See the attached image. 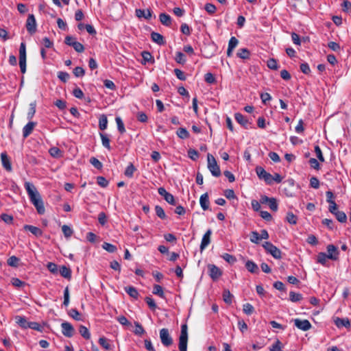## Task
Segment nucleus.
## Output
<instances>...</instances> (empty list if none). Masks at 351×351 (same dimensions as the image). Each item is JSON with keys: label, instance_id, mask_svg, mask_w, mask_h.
I'll use <instances>...</instances> for the list:
<instances>
[{"label": "nucleus", "instance_id": "nucleus-31", "mask_svg": "<svg viewBox=\"0 0 351 351\" xmlns=\"http://www.w3.org/2000/svg\"><path fill=\"white\" fill-rule=\"evenodd\" d=\"M108 119L105 114H101L99 119V128L101 130H104L107 128Z\"/></svg>", "mask_w": 351, "mask_h": 351}, {"label": "nucleus", "instance_id": "nucleus-2", "mask_svg": "<svg viewBox=\"0 0 351 351\" xmlns=\"http://www.w3.org/2000/svg\"><path fill=\"white\" fill-rule=\"evenodd\" d=\"M207 160H208V168L210 171L211 174L215 177H219L221 175V171L219 165L217 163V161L215 157L210 154H207Z\"/></svg>", "mask_w": 351, "mask_h": 351}, {"label": "nucleus", "instance_id": "nucleus-39", "mask_svg": "<svg viewBox=\"0 0 351 351\" xmlns=\"http://www.w3.org/2000/svg\"><path fill=\"white\" fill-rule=\"evenodd\" d=\"M102 248L110 253H114L117 250V248L115 245H114L111 243H107V242H104L103 243Z\"/></svg>", "mask_w": 351, "mask_h": 351}, {"label": "nucleus", "instance_id": "nucleus-14", "mask_svg": "<svg viewBox=\"0 0 351 351\" xmlns=\"http://www.w3.org/2000/svg\"><path fill=\"white\" fill-rule=\"evenodd\" d=\"M335 325L339 328L345 327L349 328L350 327V321L348 318L336 317L334 320Z\"/></svg>", "mask_w": 351, "mask_h": 351}, {"label": "nucleus", "instance_id": "nucleus-34", "mask_svg": "<svg viewBox=\"0 0 351 351\" xmlns=\"http://www.w3.org/2000/svg\"><path fill=\"white\" fill-rule=\"evenodd\" d=\"M99 343L106 350H110L112 348V346L109 343V340L104 337L99 339Z\"/></svg>", "mask_w": 351, "mask_h": 351}, {"label": "nucleus", "instance_id": "nucleus-40", "mask_svg": "<svg viewBox=\"0 0 351 351\" xmlns=\"http://www.w3.org/2000/svg\"><path fill=\"white\" fill-rule=\"evenodd\" d=\"M153 293L160 296L162 298H165V293L162 287L160 285H155L154 286Z\"/></svg>", "mask_w": 351, "mask_h": 351}, {"label": "nucleus", "instance_id": "nucleus-38", "mask_svg": "<svg viewBox=\"0 0 351 351\" xmlns=\"http://www.w3.org/2000/svg\"><path fill=\"white\" fill-rule=\"evenodd\" d=\"M68 314L69 316H71L75 320H77V321L82 320L81 315H80L79 311L76 308H71L68 312Z\"/></svg>", "mask_w": 351, "mask_h": 351}, {"label": "nucleus", "instance_id": "nucleus-15", "mask_svg": "<svg viewBox=\"0 0 351 351\" xmlns=\"http://www.w3.org/2000/svg\"><path fill=\"white\" fill-rule=\"evenodd\" d=\"M36 123L33 121H29L27 124H26L23 128V136L24 138H26L29 136L32 132L34 127L36 126Z\"/></svg>", "mask_w": 351, "mask_h": 351}, {"label": "nucleus", "instance_id": "nucleus-12", "mask_svg": "<svg viewBox=\"0 0 351 351\" xmlns=\"http://www.w3.org/2000/svg\"><path fill=\"white\" fill-rule=\"evenodd\" d=\"M327 256L329 259L336 261L338 259L339 252L337 248L334 245H328L327 246Z\"/></svg>", "mask_w": 351, "mask_h": 351}, {"label": "nucleus", "instance_id": "nucleus-30", "mask_svg": "<svg viewBox=\"0 0 351 351\" xmlns=\"http://www.w3.org/2000/svg\"><path fill=\"white\" fill-rule=\"evenodd\" d=\"M49 153L53 158H58L62 156V152L57 147H51Z\"/></svg>", "mask_w": 351, "mask_h": 351}, {"label": "nucleus", "instance_id": "nucleus-59", "mask_svg": "<svg viewBox=\"0 0 351 351\" xmlns=\"http://www.w3.org/2000/svg\"><path fill=\"white\" fill-rule=\"evenodd\" d=\"M188 156L191 160H196L199 157V153L195 149H189Z\"/></svg>", "mask_w": 351, "mask_h": 351}, {"label": "nucleus", "instance_id": "nucleus-58", "mask_svg": "<svg viewBox=\"0 0 351 351\" xmlns=\"http://www.w3.org/2000/svg\"><path fill=\"white\" fill-rule=\"evenodd\" d=\"M90 162L93 166H94L97 169H100L102 167L101 162L95 157L90 158Z\"/></svg>", "mask_w": 351, "mask_h": 351}, {"label": "nucleus", "instance_id": "nucleus-29", "mask_svg": "<svg viewBox=\"0 0 351 351\" xmlns=\"http://www.w3.org/2000/svg\"><path fill=\"white\" fill-rule=\"evenodd\" d=\"M36 102L34 101L29 104V111L27 114V118L31 120L36 113Z\"/></svg>", "mask_w": 351, "mask_h": 351}, {"label": "nucleus", "instance_id": "nucleus-7", "mask_svg": "<svg viewBox=\"0 0 351 351\" xmlns=\"http://www.w3.org/2000/svg\"><path fill=\"white\" fill-rule=\"evenodd\" d=\"M26 28L30 34H33L36 31V21L34 14H29L26 21Z\"/></svg>", "mask_w": 351, "mask_h": 351}, {"label": "nucleus", "instance_id": "nucleus-55", "mask_svg": "<svg viewBox=\"0 0 351 351\" xmlns=\"http://www.w3.org/2000/svg\"><path fill=\"white\" fill-rule=\"evenodd\" d=\"M1 219L5 223H8V224H11L13 222V217L12 215H8L6 213L1 214Z\"/></svg>", "mask_w": 351, "mask_h": 351}, {"label": "nucleus", "instance_id": "nucleus-46", "mask_svg": "<svg viewBox=\"0 0 351 351\" xmlns=\"http://www.w3.org/2000/svg\"><path fill=\"white\" fill-rule=\"evenodd\" d=\"M136 171L135 167L130 163L126 168L125 171V176L128 178H132L133 176L134 172Z\"/></svg>", "mask_w": 351, "mask_h": 351}, {"label": "nucleus", "instance_id": "nucleus-33", "mask_svg": "<svg viewBox=\"0 0 351 351\" xmlns=\"http://www.w3.org/2000/svg\"><path fill=\"white\" fill-rule=\"evenodd\" d=\"M115 121H116V123L117 125V129H118L119 132L121 134L125 133V128L124 123H123L121 118L120 117H116Z\"/></svg>", "mask_w": 351, "mask_h": 351}, {"label": "nucleus", "instance_id": "nucleus-10", "mask_svg": "<svg viewBox=\"0 0 351 351\" xmlns=\"http://www.w3.org/2000/svg\"><path fill=\"white\" fill-rule=\"evenodd\" d=\"M294 324L298 328L303 331H307L311 328V324L307 319H295Z\"/></svg>", "mask_w": 351, "mask_h": 351}, {"label": "nucleus", "instance_id": "nucleus-19", "mask_svg": "<svg viewBox=\"0 0 351 351\" xmlns=\"http://www.w3.org/2000/svg\"><path fill=\"white\" fill-rule=\"evenodd\" d=\"M246 269L252 274H258L259 269L258 265L252 261H247L245 263Z\"/></svg>", "mask_w": 351, "mask_h": 351}, {"label": "nucleus", "instance_id": "nucleus-45", "mask_svg": "<svg viewBox=\"0 0 351 351\" xmlns=\"http://www.w3.org/2000/svg\"><path fill=\"white\" fill-rule=\"evenodd\" d=\"M243 311L246 315H250L254 311V308L251 304L246 303L243 304Z\"/></svg>", "mask_w": 351, "mask_h": 351}, {"label": "nucleus", "instance_id": "nucleus-8", "mask_svg": "<svg viewBox=\"0 0 351 351\" xmlns=\"http://www.w3.org/2000/svg\"><path fill=\"white\" fill-rule=\"evenodd\" d=\"M208 268L209 271V276L214 281L218 280L222 275L221 270L215 265H208Z\"/></svg>", "mask_w": 351, "mask_h": 351}, {"label": "nucleus", "instance_id": "nucleus-13", "mask_svg": "<svg viewBox=\"0 0 351 351\" xmlns=\"http://www.w3.org/2000/svg\"><path fill=\"white\" fill-rule=\"evenodd\" d=\"M1 160L3 168L8 171H11L12 169V165L6 152L1 154Z\"/></svg>", "mask_w": 351, "mask_h": 351}, {"label": "nucleus", "instance_id": "nucleus-60", "mask_svg": "<svg viewBox=\"0 0 351 351\" xmlns=\"http://www.w3.org/2000/svg\"><path fill=\"white\" fill-rule=\"evenodd\" d=\"M58 77L63 82H66L68 81L69 78V74L66 72L59 71L58 73Z\"/></svg>", "mask_w": 351, "mask_h": 351}, {"label": "nucleus", "instance_id": "nucleus-4", "mask_svg": "<svg viewBox=\"0 0 351 351\" xmlns=\"http://www.w3.org/2000/svg\"><path fill=\"white\" fill-rule=\"evenodd\" d=\"M265 250L270 254L274 258L276 259H280L282 256L281 251L276 247L274 245H273L270 242H265V243L263 245Z\"/></svg>", "mask_w": 351, "mask_h": 351}, {"label": "nucleus", "instance_id": "nucleus-56", "mask_svg": "<svg viewBox=\"0 0 351 351\" xmlns=\"http://www.w3.org/2000/svg\"><path fill=\"white\" fill-rule=\"evenodd\" d=\"M73 74L75 77H82L85 74L84 69L81 66H77L73 69Z\"/></svg>", "mask_w": 351, "mask_h": 351}, {"label": "nucleus", "instance_id": "nucleus-53", "mask_svg": "<svg viewBox=\"0 0 351 351\" xmlns=\"http://www.w3.org/2000/svg\"><path fill=\"white\" fill-rule=\"evenodd\" d=\"M97 184L101 187H107L109 182L103 176H98L97 178Z\"/></svg>", "mask_w": 351, "mask_h": 351}, {"label": "nucleus", "instance_id": "nucleus-5", "mask_svg": "<svg viewBox=\"0 0 351 351\" xmlns=\"http://www.w3.org/2000/svg\"><path fill=\"white\" fill-rule=\"evenodd\" d=\"M160 339L162 344L165 347H169L173 344V338L167 328H164L160 330Z\"/></svg>", "mask_w": 351, "mask_h": 351}, {"label": "nucleus", "instance_id": "nucleus-18", "mask_svg": "<svg viewBox=\"0 0 351 351\" xmlns=\"http://www.w3.org/2000/svg\"><path fill=\"white\" fill-rule=\"evenodd\" d=\"M24 230L29 231L32 234L36 237H40L43 234V231L38 227L32 225H25L23 226Z\"/></svg>", "mask_w": 351, "mask_h": 351}, {"label": "nucleus", "instance_id": "nucleus-64", "mask_svg": "<svg viewBox=\"0 0 351 351\" xmlns=\"http://www.w3.org/2000/svg\"><path fill=\"white\" fill-rule=\"evenodd\" d=\"M204 80L208 84H214L216 82L215 77L211 73H206Z\"/></svg>", "mask_w": 351, "mask_h": 351}, {"label": "nucleus", "instance_id": "nucleus-3", "mask_svg": "<svg viewBox=\"0 0 351 351\" xmlns=\"http://www.w3.org/2000/svg\"><path fill=\"white\" fill-rule=\"evenodd\" d=\"M25 188L27 191L30 202L33 204L41 198L35 186L29 182L25 183Z\"/></svg>", "mask_w": 351, "mask_h": 351}, {"label": "nucleus", "instance_id": "nucleus-44", "mask_svg": "<svg viewBox=\"0 0 351 351\" xmlns=\"http://www.w3.org/2000/svg\"><path fill=\"white\" fill-rule=\"evenodd\" d=\"M62 230L64 237L66 238L71 237L73 233V230L67 225H63L62 226Z\"/></svg>", "mask_w": 351, "mask_h": 351}, {"label": "nucleus", "instance_id": "nucleus-57", "mask_svg": "<svg viewBox=\"0 0 351 351\" xmlns=\"http://www.w3.org/2000/svg\"><path fill=\"white\" fill-rule=\"evenodd\" d=\"M19 66L22 73L26 72V57H19Z\"/></svg>", "mask_w": 351, "mask_h": 351}, {"label": "nucleus", "instance_id": "nucleus-35", "mask_svg": "<svg viewBox=\"0 0 351 351\" xmlns=\"http://www.w3.org/2000/svg\"><path fill=\"white\" fill-rule=\"evenodd\" d=\"M237 56L241 59H247L250 57V51L246 48L240 49L237 52Z\"/></svg>", "mask_w": 351, "mask_h": 351}, {"label": "nucleus", "instance_id": "nucleus-54", "mask_svg": "<svg viewBox=\"0 0 351 351\" xmlns=\"http://www.w3.org/2000/svg\"><path fill=\"white\" fill-rule=\"evenodd\" d=\"M134 325H135L136 329L134 330V332L136 335H141L145 333V330L140 323L135 322Z\"/></svg>", "mask_w": 351, "mask_h": 351}, {"label": "nucleus", "instance_id": "nucleus-37", "mask_svg": "<svg viewBox=\"0 0 351 351\" xmlns=\"http://www.w3.org/2000/svg\"><path fill=\"white\" fill-rule=\"evenodd\" d=\"M327 259H329L327 256V254L324 252H319L317 256V262L322 264V265H325L326 263Z\"/></svg>", "mask_w": 351, "mask_h": 351}, {"label": "nucleus", "instance_id": "nucleus-20", "mask_svg": "<svg viewBox=\"0 0 351 351\" xmlns=\"http://www.w3.org/2000/svg\"><path fill=\"white\" fill-rule=\"evenodd\" d=\"M151 38L154 43L160 45H165V43L164 37L159 33L153 32L151 34Z\"/></svg>", "mask_w": 351, "mask_h": 351}, {"label": "nucleus", "instance_id": "nucleus-26", "mask_svg": "<svg viewBox=\"0 0 351 351\" xmlns=\"http://www.w3.org/2000/svg\"><path fill=\"white\" fill-rule=\"evenodd\" d=\"M60 275L67 279H70L71 277V270L70 268L62 265L60 267Z\"/></svg>", "mask_w": 351, "mask_h": 351}, {"label": "nucleus", "instance_id": "nucleus-43", "mask_svg": "<svg viewBox=\"0 0 351 351\" xmlns=\"http://www.w3.org/2000/svg\"><path fill=\"white\" fill-rule=\"evenodd\" d=\"M155 212L156 215L161 219H166V214L164 211V209L160 206L157 205L155 206Z\"/></svg>", "mask_w": 351, "mask_h": 351}, {"label": "nucleus", "instance_id": "nucleus-21", "mask_svg": "<svg viewBox=\"0 0 351 351\" xmlns=\"http://www.w3.org/2000/svg\"><path fill=\"white\" fill-rule=\"evenodd\" d=\"M234 118L239 124H241L245 128H247L249 123L248 120L242 114L239 112L235 113Z\"/></svg>", "mask_w": 351, "mask_h": 351}, {"label": "nucleus", "instance_id": "nucleus-49", "mask_svg": "<svg viewBox=\"0 0 351 351\" xmlns=\"http://www.w3.org/2000/svg\"><path fill=\"white\" fill-rule=\"evenodd\" d=\"M19 258L12 256L8 259V264L11 267H16L19 265Z\"/></svg>", "mask_w": 351, "mask_h": 351}, {"label": "nucleus", "instance_id": "nucleus-22", "mask_svg": "<svg viewBox=\"0 0 351 351\" xmlns=\"http://www.w3.org/2000/svg\"><path fill=\"white\" fill-rule=\"evenodd\" d=\"M16 323L22 328L27 329L29 324V322L27 321L26 318L23 316L16 315L15 317Z\"/></svg>", "mask_w": 351, "mask_h": 351}, {"label": "nucleus", "instance_id": "nucleus-52", "mask_svg": "<svg viewBox=\"0 0 351 351\" xmlns=\"http://www.w3.org/2000/svg\"><path fill=\"white\" fill-rule=\"evenodd\" d=\"M69 301H70L69 290V287H66L64 291L63 305L66 307L68 306V305L69 304Z\"/></svg>", "mask_w": 351, "mask_h": 351}, {"label": "nucleus", "instance_id": "nucleus-17", "mask_svg": "<svg viewBox=\"0 0 351 351\" xmlns=\"http://www.w3.org/2000/svg\"><path fill=\"white\" fill-rule=\"evenodd\" d=\"M199 204L204 210H207L209 208V197L207 193H204L199 198Z\"/></svg>", "mask_w": 351, "mask_h": 351}, {"label": "nucleus", "instance_id": "nucleus-9", "mask_svg": "<svg viewBox=\"0 0 351 351\" xmlns=\"http://www.w3.org/2000/svg\"><path fill=\"white\" fill-rule=\"evenodd\" d=\"M62 332L66 337H71L74 335V328L69 322H64L61 324Z\"/></svg>", "mask_w": 351, "mask_h": 351}, {"label": "nucleus", "instance_id": "nucleus-62", "mask_svg": "<svg viewBox=\"0 0 351 351\" xmlns=\"http://www.w3.org/2000/svg\"><path fill=\"white\" fill-rule=\"evenodd\" d=\"M287 220L291 224H296L297 223V217L293 213H287Z\"/></svg>", "mask_w": 351, "mask_h": 351}, {"label": "nucleus", "instance_id": "nucleus-51", "mask_svg": "<svg viewBox=\"0 0 351 351\" xmlns=\"http://www.w3.org/2000/svg\"><path fill=\"white\" fill-rule=\"evenodd\" d=\"M261 239L260 234L256 231H253L250 234V241L254 243H258Z\"/></svg>", "mask_w": 351, "mask_h": 351}, {"label": "nucleus", "instance_id": "nucleus-50", "mask_svg": "<svg viewBox=\"0 0 351 351\" xmlns=\"http://www.w3.org/2000/svg\"><path fill=\"white\" fill-rule=\"evenodd\" d=\"M222 258L228 263H230V264H234L236 261H237V258H235V256L230 254H228V253H225L222 255Z\"/></svg>", "mask_w": 351, "mask_h": 351}, {"label": "nucleus", "instance_id": "nucleus-24", "mask_svg": "<svg viewBox=\"0 0 351 351\" xmlns=\"http://www.w3.org/2000/svg\"><path fill=\"white\" fill-rule=\"evenodd\" d=\"M33 205L36 208V210L38 214L43 215L45 213V209L44 203H43L42 198H40V199H38L34 203H33Z\"/></svg>", "mask_w": 351, "mask_h": 351}, {"label": "nucleus", "instance_id": "nucleus-28", "mask_svg": "<svg viewBox=\"0 0 351 351\" xmlns=\"http://www.w3.org/2000/svg\"><path fill=\"white\" fill-rule=\"evenodd\" d=\"M99 135L101 139L102 145L108 150H110L111 146L110 144V139L108 135L104 133H100Z\"/></svg>", "mask_w": 351, "mask_h": 351}, {"label": "nucleus", "instance_id": "nucleus-11", "mask_svg": "<svg viewBox=\"0 0 351 351\" xmlns=\"http://www.w3.org/2000/svg\"><path fill=\"white\" fill-rule=\"evenodd\" d=\"M212 234V230L208 229L206 233L203 235L200 244V250L203 251L210 243V236Z\"/></svg>", "mask_w": 351, "mask_h": 351}, {"label": "nucleus", "instance_id": "nucleus-61", "mask_svg": "<svg viewBox=\"0 0 351 351\" xmlns=\"http://www.w3.org/2000/svg\"><path fill=\"white\" fill-rule=\"evenodd\" d=\"M72 47L78 53H82L84 51V47L83 46V45L77 41H75V43H72Z\"/></svg>", "mask_w": 351, "mask_h": 351}, {"label": "nucleus", "instance_id": "nucleus-48", "mask_svg": "<svg viewBox=\"0 0 351 351\" xmlns=\"http://www.w3.org/2000/svg\"><path fill=\"white\" fill-rule=\"evenodd\" d=\"M267 66L272 70H277L278 69V64L276 60L274 58H270L267 60Z\"/></svg>", "mask_w": 351, "mask_h": 351}, {"label": "nucleus", "instance_id": "nucleus-41", "mask_svg": "<svg viewBox=\"0 0 351 351\" xmlns=\"http://www.w3.org/2000/svg\"><path fill=\"white\" fill-rule=\"evenodd\" d=\"M334 215H335L337 219L341 223H345L347 221V216L343 211L338 210Z\"/></svg>", "mask_w": 351, "mask_h": 351}, {"label": "nucleus", "instance_id": "nucleus-36", "mask_svg": "<svg viewBox=\"0 0 351 351\" xmlns=\"http://www.w3.org/2000/svg\"><path fill=\"white\" fill-rule=\"evenodd\" d=\"M233 295L231 294L229 290H224L223 292V299L226 304H231L232 301Z\"/></svg>", "mask_w": 351, "mask_h": 351}, {"label": "nucleus", "instance_id": "nucleus-32", "mask_svg": "<svg viewBox=\"0 0 351 351\" xmlns=\"http://www.w3.org/2000/svg\"><path fill=\"white\" fill-rule=\"evenodd\" d=\"M176 134L181 139L188 138L190 136L189 132L187 131V130L186 128H180L177 130Z\"/></svg>", "mask_w": 351, "mask_h": 351}, {"label": "nucleus", "instance_id": "nucleus-63", "mask_svg": "<svg viewBox=\"0 0 351 351\" xmlns=\"http://www.w3.org/2000/svg\"><path fill=\"white\" fill-rule=\"evenodd\" d=\"M268 206L273 211H276L278 210V204L276 199L274 197H271V199L268 202Z\"/></svg>", "mask_w": 351, "mask_h": 351}, {"label": "nucleus", "instance_id": "nucleus-42", "mask_svg": "<svg viewBox=\"0 0 351 351\" xmlns=\"http://www.w3.org/2000/svg\"><path fill=\"white\" fill-rule=\"evenodd\" d=\"M80 335L86 339H89L90 334L88 329L84 326H80L79 329Z\"/></svg>", "mask_w": 351, "mask_h": 351}, {"label": "nucleus", "instance_id": "nucleus-16", "mask_svg": "<svg viewBox=\"0 0 351 351\" xmlns=\"http://www.w3.org/2000/svg\"><path fill=\"white\" fill-rule=\"evenodd\" d=\"M135 12H136V16L138 18H144L145 19H149L152 17V11L149 9H147V10L136 9Z\"/></svg>", "mask_w": 351, "mask_h": 351}, {"label": "nucleus", "instance_id": "nucleus-6", "mask_svg": "<svg viewBox=\"0 0 351 351\" xmlns=\"http://www.w3.org/2000/svg\"><path fill=\"white\" fill-rule=\"evenodd\" d=\"M256 173L261 180H263L267 184H272V175L267 172L262 167H256Z\"/></svg>", "mask_w": 351, "mask_h": 351}, {"label": "nucleus", "instance_id": "nucleus-47", "mask_svg": "<svg viewBox=\"0 0 351 351\" xmlns=\"http://www.w3.org/2000/svg\"><path fill=\"white\" fill-rule=\"evenodd\" d=\"M290 300L293 302H299L302 300V296L300 293H298L293 291L289 293Z\"/></svg>", "mask_w": 351, "mask_h": 351}, {"label": "nucleus", "instance_id": "nucleus-1", "mask_svg": "<svg viewBox=\"0 0 351 351\" xmlns=\"http://www.w3.org/2000/svg\"><path fill=\"white\" fill-rule=\"evenodd\" d=\"M188 327L186 324L181 326V332L179 337L178 348L180 351L187 350Z\"/></svg>", "mask_w": 351, "mask_h": 351}, {"label": "nucleus", "instance_id": "nucleus-27", "mask_svg": "<svg viewBox=\"0 0 351 351\" xmlns=\"http://www.w3.org/2000/svg\"><path fill=\"white\" fill-rule=\"evenodd\" d=\"M125 292L132 298L137 299L138 297V292L136 289L134 287H125L124 288Z\"/></svg>", "mask_w": 351, "mask_h": 351}, {"label": "nucleus", "instance_id": "nucleus-25", "mask_svg": "<svg viewBox=\"0 0 351 351\" xmlns=\"http://www.w3.org/2000/svg\"><path fill=\"white\" fill-rule=\"evenodd\" d=\"M160 21L165 26H170L171 23V19L169 14L161 13L159 16Z\"/></svg>", "mask_w": 351, "mask_h": 351}, {"label": "nucleus", "instance_id": "nucleus-23", "mask_svg": "<svg viewBox=\"0 0 351 351\" xmlns=\"http://www.w3.org/2000/svg\"><path fill=\"white\" fill-rule=\"evenodd\" d=\"M141 56H142V58H143L141 63L143 64H145L147 62H154L152 55L149 51H143L141 53Z\"/></svg>", "mask_w": 351, "mask_h": 351}]
</instances>
